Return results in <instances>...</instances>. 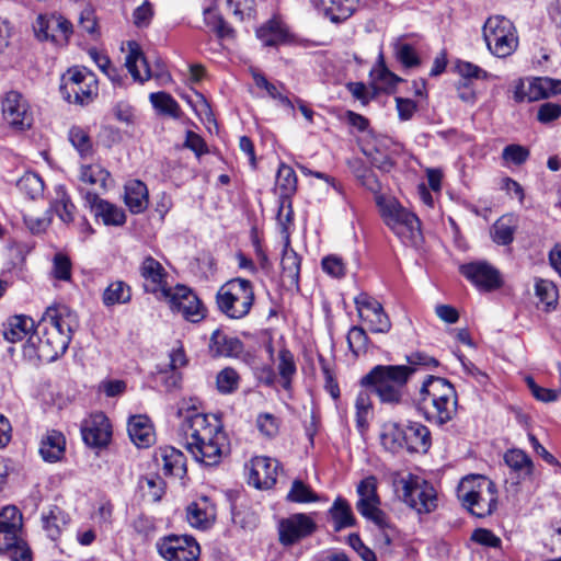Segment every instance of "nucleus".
<instances>
[{
    "mask_svg": "<svg viewBox=\"0 0 561 561\" xmlns=\"http://www.w3.org/2000/svg\"><path fill=\"white\" fill-rule=\"evenodd\" d=\"M178 414L185 448L197 462L217 466L229 455V438L216 415L199 412L196 407H182Z\"/></svg>",
    "mask_w": 561,
    "mask_h": 561,
    "instance_id": "nucleus-1",
    "label": "nucleus"
},
{
    "mask_svg": "<svg viewBox=\"0 0 561 561\" xmlns=\"http://www.w3.org/2000/svg\"><path fill=\"white\" fill-rule=\"evenodd\" d=\"M415 404L430 423L442 426L456 416L458 397L455 387L447 379L427 376L422 382Z\"/></svg>",
    "mask_w": 561,
    "mask_h": 561,
    "instance_id": "nucleus-2",
    "label": "nucleus"
},
{
    "mask_svg": "<svg viewBox=\"0 0 561 561\" xmlns=\"http://www.w3.org/2000/svg\"><path fill=\"white\" fill-rule=\"evenodd\" d=\"M414 369L404 365H376L364 375L359 385L373 392L382 404L399 405L407 396V386Z\"/></svg>",
    "mask_w": 561,
    "mask_h": 561,
    "instance_id": "nucleus-3",
    "label": "nucleus"
},
{
    "mask_svg": "<svg viewBox=\"0 0 561 561\" xmlns=\"http://www.w3.org/2000/svg\"><path fill=\"white\" fill-rule=\"evenodd\" d=\"M53 322L39 319L23 345V357L32 364L51 363L67 351L71 340L58 332Z\"/></svg>",
    "mask_w": 561,
    "mask_h": 561,
    "instance_id": "nucleus-4",
    "label": "nucleus"
},
{
    "mask_svg": "<svg viewBox=\"0 0 561 561\" xmlns=\"http://www.w3.org/2000/svg\"><path fill=\"white\" fill-rule=\"evenodd\" d=\"M457 499L472 515L484 518L497 507L496 485L484 476H467L458 484Z\"/></svg>",
    "mask_w": 561,
    "mask_h": 561,
    "instance_id": "nucleus-5",
    "label": "nucleus"
},
{
    "mask_svg": "<svg viewBox=\"0 0 561 561\" xmlns=\"http://www.w3.org/2000/svg\"><path fill=\"white\" fill-rule=\"evenodd\" d=\"M376 204L386 226L405 245L416 247L422 241L421 222L417 216L404 208L397 199L379 195Z\"/></svg>",
    "mask_w": 561,
    "mask_h": 561,
    "instance_id": "nucleus-6",
    "label": "nucleus"
},
{
    "mask_svg": "<svg viewBox=\"0 0 561 561\" xmlns=\"http://www.w3.org/2000/svg\"><path fill=\"white\" fill-rule=\"evenodd\" d=\"M255 301L254 286L245 278L236 277L221 285L216 294L219 311L227 318L240 320L245 318Z\"/></svg>",
    "mask_w": 561,
    "mask_h": 561,
    "instance_id": "nucleus-7",
    "label": "nucleus"
},
{
    "mask_svg": "<svg viewBox=\"0 0 561 561\" xmlns=\"http://www.w3.org/2000/svg\"><path fill=\"white\" fill-rule=\"evenodd\" d=\"M488 50L497 58H506L518 47V34L514 23L504 15H492L482 27Z\"/></svg>",
    "mask_w": 561,
    "mask_h": 561,
    "instance_id": "nucleus-8",
    "label": "nucleus"
},
{
    "mask_svg": "<svg viewBox=\"0 0 561 561\" xmlns=\"http://www.w3.org/2000/svg\"><path fill=\"white\" fill-rule=\"evenodd\" d=\"M394 482L401 485V500L417 514H431L437 508V491L424 478L409 473Z\"/></svg>",
    "mask_w": 561,
    "mask_h": 561,
    "instance_id": "nucleus-9",
    "label": "nucleus"
},
{
    "mask_svg": "<svg viewBox=\"0 0 561 561\" xmlns=\"http://www.w3.org/2000/svg\"><path fill=\"white\" fill-rule=\"evenodd\" d=\"M98 90L96 77L87 68L72 67L61 76L60 93L69 103L89 104L98 95Z\"/></svg>",
    "mask_w": 561,
    "mask_h": 561,
    "instance_id": "nucleus-10",
    "label": "nucleus"
},
{
    "mask_svg": "<svg viewBox=\"0 0 561 561\" xmlns=\"http://www.w3.org/2000/svg\"><path fill=\"white\" fill-rule=\"evenodd\" d=\"M127 47L128 53L125 58V66L134 80L145 82L150 78H156L161 84L171 81V76L161 60H157L152 68L138 43L134 41L128 42Z\"/></svg>",
    "mask_w": 561,
    "mask_h": 561,
    "instance_id": "nucleus-11",
    "label": "nucleus"
},
{
    "mask_svg": "<svg viewBox=\"0 0 561 561\" xmlns=\"http://www.w3.org/2000/svg\"><path fill=\"white\" fill-rule=\"evenodd\" d=\"M2 118L15 130H26L33 125V112L27 99L19 91L7 92L1 100Z\"/></svg>",
    "mask_w": 561,
    "mask_h": 561,
    "instance_id": "nucleus-12",
    "label": "nucleus"
},
{
    "mask_svg": "<svg viewBox=\"0 0 561 561\" xmlns=\"http://www.w3.org/2000/svg\"><path fill=\"white\" fill-rule=\"evenodd\" d=\"M172 311L179 312L191 322H198L205 317V308L196 294L184 285H176L162 298Z\"/></svg>",
    "mask_w": 561,
    "mask_h": 561,
    "instance_id": "nucleus-13",
    "label": "nucleus"
},
{
    "mask_svg": "<svg viewBox=\"0 0 561 561\" xmlns=\"http://www.w3.org/2000/svg\"><path fill=\"white\" fill-rule=\"evenodd\" d=\"M39 41H49L57 46L67 45L73 28L70 21L60 14H39L33 24Z\"/></svg>",
    "mask_w": 561,
    "mask_h": 561,
    "instance_id": "nucleus-14",
    "label": "nucleus"
},
{
    "mask_svg": "<svg viewBox=\"0 0 561 561\" xmlns=\"http://www.w3.org/2000/svg\"><path fill=\"white\" fill-rule=\"evenodd\" d=\"M358 501L356 510L366 519L374 524L385 525V512L380 510V499L377 493V479L374 476H368L363 479L356 489Z\"/></svg>",
    "mask_w": 561,
    "mask_h": 561,
    "instance_id": "nucleus-15",
    "label": "nucleus"
},
{
    "mask_svg": "<svg viewBox=\"0 0 561 561\" xmlns=\"http://www.w3.org/2000/svg\"><path fill=\"white\" fill-rule=\"evenodd\" d=\"M460 274L481 291H492L503 284L499 270L486 261H474L459 266Z\"/></svg>",
    "mask_w": 561,
    "mask_h": 561,
    "instance_id": "nucleus-16",
    "label": "nucleus"
},
{
    "mask_svg": "<svg viewBox=\"0 0 561 561\" xmlns=\"http://www.w3.org/2000/svg\"><path fill=\"white\" fill-rule=\"evenodd\" d=\"M354 304L362 321L368 323L374 333H388L391 322L381 304L366 293L354 298Z\"/></svg>",
    "mask_w": 561,
    "mask_h": 561,
    "instance_id": "nucleus-17",
    "label": "nucleus"
},
{
    "mask_svg": "<svg viewBox=\"0 0 561 561\" xmlns=\"http://www.w3.org/2000/svg\"><path fill=\"white\" fill-rule=\"evenodd\" d=\"M317 529L313 518L304 513L291 514L278 523V537L283 546H293L311 536Z\"/></svg>",
    "mask_w": 561,
    "mask_h": 561,
    "instance_id": "nucleus-18",
    "label": "nucleus"
},
{
    "mask_svg": "<svg viewBox=\"0 0 561 561\" xmlns=\"http://www.w3.org/2000/svg\"><path fill=\"white\" fill-rule=\"evenodd\" d=\"M159 553L167 561H195L199 556V546L190 536L172 535L158 543Z\"/></svg>",
    "mask_w": 561,
    "mask_h": 561,
    "instance_id": "nucleus-19",
    "label": "nucleus"
},
{
    "mask_svg": "<svg viewBox=\"0 0 561 561\" xmlns=\"http://www.w3.org/2000/svg\"><path fill=\"white\" fill-rule=\"evenodd\" d=\"M140 276L144 279V289L163 298L172 287H168V273L162 264L152 256H146L139 266Z\"/></svg>",
    "mask_w": 561,
    "mask_h": 561,
    "instance_id": "nucleus-20",
    "label": "nucleus"
},
{
    "mask_svg": "<svg viewBox=\"0 0 561 561\" xmlns=\"http://www.w3.org/2000/svg\"><path fill=\"white\" fill-rule=\"evenodd\" d=\"M279 463L270 457H254L249 467V483L256 489H271L278 474Z\"/></svg>",
    "mask_w": 561,
    "mask_h": 561,
    "instance_id": "nucleus-21",
    "label": "nucleus"
},
{
    "mask_svg": "<svg viewBox=\"0 0 561 561\" xmlns=\"http://www.w3.org/2000/svg\"><path fill=\"white\" fill-rule=\"evenodd\" d=\"M81 193L83 194V190H81ZM84 199L94 216L101 218L104 225L123 226L125 224V211L121 207L100 198L98 193L87 191Z\"/></svg>",
    "mask_w": 561,
    "mask_h": 561,
    "instance_id": "nucleus-22",
    "label": "nucleus"
},
{
    "mask_svg": "<svg viewBox=\"0 0 561 561\" xmlns=\"http://www.w3.org/2000/svg\"><path fill=\"white\" fill-rule=\"evenodd\" d=\"M42 319L53 322L58 332L72 340L75 332L79 329L80 322L76 311L66 305H54L46 308Z\"/></svg>",
    "mask_w": 561,
    "mask_h": 561,
    "instance_id": "nucleus-23",
    "label": "nucleus"
},
{
    "mask_svg": "<svg viewBox=\"0 0 561 561\" xmlns=\"http://www.w3.org/2000/svg\"><path fill=\"white\" fill-rule=\"evenodd\" d=\"M112 431L108 419L103 413L91 416L82 427L84 443L92 447H102L108 444Z\"/></svg>",
    "mask_w": 561,
    "mask_h": 561,
    "instance_id": "nucleus-24",
    "label": "nucleus"
},
{
    "mask_svg": "<svg viewBox=\"0 0 561 561\" xmlns=\"http://www.w3.org/2000/svg\"><path fill=\"white\" fill-rule=\"evenodd\" d=\"M22 514L13 506L8 505L0 511V547H8L16 542L21 536Z\"/></svg>",
    "mask_w": 561,
    "mask_h": 561,
    "instance_id": "nucleus-25",
    "label": "nucleus"
},
{
    "mask_svg": "<svg viewBox=\"0 0 561 561\" xmlns=\"http://www.w3.org/2000/svg\"><path fill=\"white\" fill-rule=\"evenodd\" d=\"M156 461L165 476L182 479L186 474V457L172 446L160 447L156 453Z\"/></svg>",
    "mask_w": 561,
    "mask_h": 561,
    "instance_id": "nucleus-26",
    "label": "nucleus"
},
{
    "mask_svg": "<svg viewBox=\"0 0 561 561\" xmlns=\"http://www.w3.org/2000/svg\"><path fill=\"white\" fill-rule=\"evenodd\" d=\"M186 519L197 529H207L216 519V506L207 496H202L187 506Z\"/></svg>",
    "mask_w": 561,
    "mask_h": 561,
    "instance_id": "nucleus-27",
    "label": "nucleus"
},
{
    "mask_svg": "<svg viewBox=\"0 0 561 561\" xmlns=\"http://www.w3.org/2000/svg\"><path fill=\"white\" fill-rule=\"evenodd\" d=\"M209 352L213 356L239 357L243 352V343L221 330H215L209 341Z\"/></svg>",
    "mask_w": 561,
    "mask_h": 561,
    "instance_id": "nucleus-28",
    "label": "nucleus"
},
{
    "mask_svg": "<svg viewBox=\"0 0 561 561\" xmlns=\"http://www.w3.org/2000/svg\"><path fill=\"white\" fill-rule=\"evenodd\" d=\"M127 432L137 447H149L154 440L152 424L146 415H134L127 424Z\"/></svg>",
    "mask_w": 561,
    "mask_h": 561,
    "instance_id": "nucleus-29",
    "label": "nucleus"
},
{
    "mask_svg": "<svg viewBox=\"0 0 561 561\" xmlns=\"http://www.w3.org/2000/svg\"><path fill=\"white\" fill-rule=\"evenodd\" d=\"M66 438L56 430H48L41 439L39 454L47 462L60 460L65 454Z\"/></svg>",
    "mask_w": 561,
    "mask_h": 561,
    "instance_id": "nucleus-30",
    "label": "nucleus"
},
{
    "mask_svg": "<svg viewBox=\"0 0 561 561\" xmlns=\"http://www.w3.org/2000/svg\"><path fill=\"white\" fill-rule=\"evenodd\" d=\"M124 201L130 213H144L149 203L148 188L139 180H131L125 184Z\"/></svg>",
    "mask_w": 561,
    "mask_h": 561,
    "instance_id": "nucleus-31",
    "label": "nucleus"
},
{
    "mask_svg": "<svg viewBox=\"0 0 561 561\" xmlns=\"http://www.w3.org/2000/svg\"><path fill=\"white\" fill-rule=\"evenodd\" d=\"M432 445L430 430L419 422L405 426V448L412 453H426Z\"/></svg>",
    "mask_w": 561,
    "mask_h": 561,
    "instance_id": "nucleus-32",
    "label": "nucleus"
},
{
    "mask_svg": "<svg viewBox=\"0 0 561 561\" xmlns=\"http://www.w3.org/2000/svg\"><path fill=\"white\" fill-rule=\"evenodd\" d=\"M357 0H318V8L332 22L347 20L355 11Z\"/></svg>",
    "mask_w": 561,
    "mask_h": 561,
    "instance_id": "nucleus-33",
    "label": "nucleus"
},
{
    "mask_svg": "<svg viewBox=\"0 0 561 561\" xmlns=\"http://www.w3.org/2000/svg\"><path fill=\"white\" fill-rule=\"evenodd\" d=\"M70 522V516L54 505L42 513L43 528L51 540H56Z\"/></svg>",
    "mask_w": 561,
    "mask_h": 561,
    "instance_id": "nucleus-34",
    "label": "nucleus"
},
{
    "mask_svg": "<svg viewBox=\"0 0 561 561\" xmlns=\"http://www.w3.org/2000/svg\"><path fill=\"white\" fill-rule=\"evenodd\" d=\"M33 330L35 331V322L31 317L13 316L3 324V336L8 342L15 343L23 340Z\"/></svg>",
    "mask_w": 561,
    "mask_h": 561,
    "instance_id": "nucleus-35",
    "label": "nucleus"
},
{
    "mask_svg": "<svg viewBox=\"0 0 561 561\" xmlns=\"http://www.w3.org/2000/svg\"><path fill=\"white\" fill-rule=\"evenodd\" d=\"M289 238H286L283 255L280 260L282 274L290 286L298 288L300 275V256L289 248Z\"/></svg>",
    "mask_w": 561,
    "mask_h": 561,
    "instance_id": "nucleus-36",
    "label": "nucleus"
},
{
    "mask_svg": "<svg viewBox=\"0 0 561 561\" xmlns=\"http://www.w3.org/2000/svg\"><path fill=\"white\" fill-rule=\"evenodd\" d=\"M561 93V81L550 78L528 80V102L546 99L550 94Z\"/></svg>",
    "mask_w": 561,
    "mask_h": 561,
    "instance_id": "nucleus-37",
    "label": "nucleus"
},
{
    "mask_svg": "<svg viewBox=\"0 0 561 561\" xmlns=\"http://www.w3.org/2000/svg\"><path fill=\"white\" fill-rule=\"evenodd\" d=\"M334 524V530L348 528L355 525V516L352 512L350 503L343 497H336L329 511Z\"/></svg>",
    "mask_w": 561,
    "mask_h": 561,
    "instance_id": "nucleus-38",
    "label": "nucleus"
},
{
    "mask_svg": "<svg viewBox=\"0 0 561 561\" xmlns=\"http://www.w3.org/2000/svg\"><path fill=\"white\" fill-rule=\"evenodd\" d=\"M504 461L522 479H526L527 477H530L533 474V460L522 449L514 448L507 450L504 454Z\"/></svg>",
    "mask_w": 561,
    "mask_h": 561,
    "instance_id": "nucleus-39",
    "label": "nucleus"
},
{
    "mask_svg": "<svg viewBox=\"0 0 561 561\" xmlns=\"http://www.w3.org/2000/svg\"><path fill=\"white\" fill-rule=\"evenodd\" d=\"M277 370L282 387L286 390L290 389L293 378L297 373V366L294 354L287 347H283L278 353Z\"/></svg>",
    "mask_w": 561,
    "mask_h": 561,
    "instance_id": "nucleus-40",
    "label": "nucleus"
},
{
    "mask_svg": "<svg viewBox=\"0 0 561 561\" xmlns=\"http://www.w3.org/2000/svg\"><path fill=\"white\" fill-rule=\"evenodd\" d=\"M381 443L388 450L396 453L405 448V427L397 423H388L381 433Z\"/></svg>",
    "mask_w": 561,
    "mask_h": 561,
    "instance_id": "nucleus-41",
    "label": "nucleus"
},
{
    "mask_svg": "<svg viewBox=\"0 0 561 561\" xmlns=\"http://www.w3.org/2000/svg\"><path fill=\"white\" fill-rule=\"evenodd\" d=\"M276 188L282 198H289L297 190V176L294 169L280 163L276 174Z\"/></svg>",
    "mask_w": 561,
    "mask_h": 561,
    "instance_id": "nucleus-42",
    "label": "nucleus"
},
{
    "mask_svg": "<svg viewBox=\"0 0 561 561\" xmlns=\"http://www.w3.org/2000/svg\"><path fill=\"white\" fill-rule=\"evenodd\" d=\"M131 298L130 287L122 280L111 283L104 290L102 301L106 307L127 304Z\"/></svg>",
    "mask_w": 561,
    "mask_h": 561,
    "instance_id": "nucleus-43",
    "label": "nucleus"
},
{
    "mask_svg": "<svg viewBox=\"0 0 561 561\" xmlns=\"http://www.w3.org/2000/svg\"><path fill=\"white\" fill-rule=\"evenodd\" d=\"M253 80L255 85L265 90L270 98L277 100L283 106L294 110V103L283 93L285 90L284 84H274L270 82L265 76L256 72L253 73Z\"/></svg>",
    "mask_w": 561,
    "mask_h": 561,
    "instance_id": "nucleus-44",
    "label": "nucleus"
},
{
    "mask_svg": "<svg viewBox=\"0 0 561 561\" xmlns=\"http://www.w3.org/2000/svg\"><path fill=\"white\" fill-rule=\"evenodd\" d=\"M79 178L84 184L105 190L110 173L100 164H85L80 168Z\"/></svg>",
    "mask_w": 561,
    "mask_h": 561,
    "instance_id": "nucleus-45",
    "label": "nucleus"
},
{
    "mask_svg": "<svg viewBox=\"0 0 561 561\" xmlns=\"http://www.w3.org/2000/svg\"><path fill=\"white\" fill-rule=\"evenodd\" d=\"M18 190L27 198L36 199L44 192L41 176L34 172H25L16 182Z\"/></svg>",
    "mask_w": 561,
    "mask_h": 561,
    "instance_id": "nucleus-46",
    "label": "nucleus"
},
{
    "mask_svg": "<svg viewBox=\"0 0 561 561\" xmlns=\"http://www.w3.org/2000/svg\"><path fill=\"white\" fill-rule=\"evenodd\" d=\"M369 389L360 390L355 400L356 424L359 430H364L368 425V416L373 410V402Z\"/></svg>",
    "mask_w": 561,
    "mask_h": 561,
    "instance_id": "nucleus-47",
    "label": "nucleus"
},
{
    "mask_svg": "<svg viewBox=\"0 0 561 561\" xmlns=\"http://www.w3.org/2000/svg\"><path fill=\"white\" fill-rule=\"evenodd\" d=\"M150 101L154 108L165 115H170L174 118L180 117V105L179 103L165 92H154L150 94Z\"/></svg>",
    "mask_w": 561,
    "mask_h": 561,
    "instance_id": "nucleus-48",
    "label": "nucleus"
},
{
    "mask_svg": "<svg viewBox=\"0 0 561 561\" xmlns=\"http://www.w3.org/2000/svg\"><path fill=\"white\" fill-rule=\"evenodd\" d=\"M240 376L232 367H226L217 374L216 386L221 394H230L237 391Z\"/></svg>",
    "mask_w": 561,
    "mask_h": 561,
    "instance_id": "nucleus-49",
    "label": "nucleus"
},
{
    "mask_svg": "<svg viewBox=\"0 0 561 561\" xmlns=\"http://www.w3.org/2000/svg\"><path fill=\"white\" fill-rule=\"evenodd\" d=\"M515 227L511 217L500 218L492 227L493 241L506 245L513 241Z\"/></svg>",
    "mask_w": 561,
    "mask_h": 561,
    "instance_id": "nucleus-50",
    "label": "nucleus"
},
{
    "mask_svg": "<svg viewBox=\"0 0 561 561\" xmlns=\"http://www.w3.org/2000/svg\"><path fill=\"white\" fill-rule=\"evenodd\" d=\"M286 500L293 503H311L318 501V495L301 480H295L291 483Z\"/></svg>",
    "mask_w": 561,
    "mask_h": 561,
    "instance_id": "nucleus-51",
    "label": "nucleus"
},
{
    "mask_svg": "<svg viewBox=\"0 0 561 561\" xmlns=\"http://www.w3.org/2000/svg\"><path fill=\"white\" fill-rule=\"evenodd\" d=\"M68 137L81 157H88L92 153L91 138L83 128L79 126L71 127Z\"/></svg>",
    "mask_w": 561,
    "mask_h": 561,
    "instance_id": "nucleus-52",
    "label": "nucleus"
},
{
    "mask_svg": "<svg viewBox=\"0 0 561 561\" xmlns=\"http://www.w3.org/2000/svg\"><path fill=\"white\" fill-rule=\"evenodd\" d=\"M368 336L362 327H352L347 334V344L355 356L365 354L368 348Z\"/></svg>",
    "mask_w": 561,
    "mask_h": 561,
    "instance_id": "nucleus-53",
    "label": "nucleus"
},
{
    "mask_svg": "<svg viewBox=\"0 0 561 561\" xmlns=\"http://www.w3.org/2000/svg\"><path fill=\"white\" fill-rule=\"evenodd\" d=\"M53 209L62 222L70 224L73 221L76 206L65 192L58 194V197L53 203Z\"/></svg>",
    "mask_w": 561,
    "mask_h": 561,
    "instance_id": "nucleus-54",
    "label": "nucleus"
},
{
    "mask_svg": "<svg viewBox=\"0 0 561 561\" xmlns=\"http://www.w3.org/2000/svg\"><path fill=\"white\" fill-rule=\"evenodd\" d=\"M204 19L206 24L211 26L219 37L232 36L233 30L215 9L204 10Z\"/></svg>",
    "mask_w": 561,
    "mask_h": 561,
    "instance_id": "nucleus-55",
    "label": "nucleus"
},
{
    "mask_svg": "<svg viewBox=\"0 0 561 561\" xmlns=\"http://www.w3.org/2000/svg\"><path fill=\"white\" fill-rule=\"evenodd\" d=\"M0 552H7L11 561H32V551L21 536L13 545L0 547Z\"/></svg>",
    "mask_w": 561,
    "mask_h": 561,
    "instance_id": "nucleus-56",
    "label": "nucleus"
},
{
    "mask_svg": "<svg viewBox=\"0 0 561 561\" xmlns=\"http://www.w3.org/2000/svg\"><path fill=\"white\" fill-rule=\"evenodd\" d=\"M535 291L538 299L550 307L558 300V290L554 284L547 279H538L535 284Z\"/></svg>",
    "mask_w": 561,
    "mask_h": 561,
    "instance_id": "nucleus-57",
    "label": "nucleus"
},
{
    "mask_svg": "<svg viewBox=\"0 0 561 561\" xmlns=\"http://www.w3.org/2000/svg\"><path fill=\"white\" fill-rule=\"evenodd\" d=\"M530 156L529 150L517 144L507 145L502 151V159L506 163L520 165L525 163Z\"/></svg>",
    "mask_w": 561,
    "mask_h": 561,
    "instance_id": "nucleus-58",
    "label": "nucleus"
},
{
    "mask_svg": "<svg viewBox=\"0 0 561 561\" xmlns=\"http://www.w3.org/2000/svg\"><path fill=\"white\" fill-rule=\"evenodd\" d=\"M256 35L265 46H276L285 37L284 32L273 22L260 27Z\"/></svg>",
    "mask_w": 561,
    "mask_h": 561,
    "instance_id": "nucleus-59",
    "label": "nucleus"
},
{
    "mask_svg": "<svg viewBox=\"0 0 561 561\" xmlns=\"http://www.w3.org/2000/svg\"><path fill=\"white\" fill-rule=\"evenodd\" d=\"M256 427L266 437H274L279 430L278 419L271 413H260L256 417Z\"/></svg>",
    "mask_w": 561,
    "mask_h": 561,
    "instance_id": "nucleus-60",
    "label": "nucleus"
},
{
    "mask_svg": "<svg viewBox=\"0 0 561 561\" xmlns=\"http://www.w3.org/2000/svg\"><path fill=\"white\" fill-rule=\"evenodd\" d=\"M385 525L375 524L378 527V534H376V540L380 547L388 548L391 546L393 540L397 538V528L391 524L390 518L385 514Z\"/></svg>",
    "mask_w": 561,
    "mask_h": 561,
    "instance_id": "nucleus-61",
    "label": "nucleus"
},
{
    "mask_svg": "<svg viewBox=\"0 0 561 561\" xmlns=\"http://www.w3.org/2000/svg\"><path fill=\"white\" fill-rule=\"evenodd\" d=\"M322 270L332 277H343L345 275V263L339 255L331 254L324 256L321 261Z\"/></svg>",
    "mask_w": 561,
    "mask_h": 561,
    "instance_id": "nucleus-62",
    "label": "nucleus"
},
{
    "mask_svg": "<svg viewBox=\"0 0 561 561\" xmlns=\"http://www.w3.org/2000/svg\"><path fill=\"white\" fill-rule=\"evenodd\" d=\"M398 60L407 68L415 67L420 64V58L410 44H400L396 48Z\"/></svg>",
    "mask_w": 561,
    "mask_h": 561,
    "instance_id": "nucleus-63",
    "label": "nucleus"
},
{
    "mask_svg": "<svg viewBox=\"0 0 561 561\" xmlns=\"http://www.w3.org/2000/svg\"><path fill=\"white\" fill-rule=\"evenodd\" d=\"M79 27L93 38L99 35L96 16L92 8H85L81 11L79 18Z\"/></svg>",
    "mask_w": 561,
    "mask_h": 561,
    "instance_id": "nucleus-64",
    "label": "nucleus"
}]
</instances>
